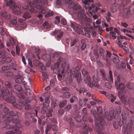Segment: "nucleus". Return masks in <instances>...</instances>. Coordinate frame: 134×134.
I'll list each match as a JSON object with an SVG mask.
<instances>
[{
	"instance_id": "f257e3e1",
	"label": "nucleus",
	"mask_w": 134,
	"mask_h": 134,
	"mask_svg": "<svg viewBox=\"0 0 134 134\" xmlns=\"http://www.w3.org/2000/svg\"><path fill=\"white\" fill-rule=\"evenodd\" d=\"M4 112L6 114H5V122L6 121L7 123H8L11 121V120H12L15 123V126L14 127V131L12 130L9 131L7 132L8 134H14L15 133L16 134H20L21 132L19 130V128L21 126V125L18 122H16L18 120L15 119L16 117L15 113L12 111L9 112L8 108L6 107H4L3 109Z\"/></svg>"
},
{
	"instance_id": "f03ea898",
	"label": "nucleus",
	"mask_w": 134,
	"mask_h": 134,
	"mask_svg": "<svg viewBox=\"0 0 134 134\" xmlns=\"http://www.w3.org/2000/svg\"><path fill=\"white\" fill-rule=\"evenodd\" d=\"M34 3L30 2L29 5V6L31 8L30 9V11L32 13H36L37 12L36 8L39 10L38 12L41 14L38 15V18L41 19L42 16V14H44L46 13V11L44 7L41 4H47V0H34Z\"/></svg>"
},
{
	"instance_id": "7ed1b4c3",
	"label": "nucleus",
	"mask_w": 134,
	"mask_h": 134,
	"mask_svg": "<svg viewBox=\"0 0 134 134\" xmlns=\"http://www.w3.org/2000/svg\"><path fill=\"white\" fill-rule=\"evenodd\" d=\"M129 111L133 113L132 112L127 109L123 110L122 112L121 116L123 121L122 122L123 124V130H124L123 134H130V130H134V124H133L134 121L133 118H132L129 121H125V120L128 116Z\"/></svg>"
},
{
	"instance_id": "20e7f679",
	"label": "nucleus",
	"mask_w": 134,
	"mask_h": 134,
	"mask_svg": "<svg viewBox=\"0 0 134 134\" xmlns=\"http://www.w3.org/2000/svg\"><path fill=\"white\" fill-rule=\"evenodd\" d=\"M91 112L95 118V124L97 130H102L106 126V123L103 118H101L99 119L98 118V115L96 110L94 109H92L91 110Z\"/></svg>"
},
{
	"instance_id": "39448f33",
	"label": "nucleus",
	"mask_w": 134,
	"mask_h": 134,
	"mask_svg": "<svg viewBox=\"0 0 134 134\" xmlns=\"http://www.w3.org/2000/svg\"><path fill=\"white\" fill-rule=\"evenodd\" d=\"M11 92L7 89L0 91V97L7 102L13 103L16 101L14 97L11 96Z\"/></svg>"
},
{
	"instance_id": "423d86ee",
	"label": "nucleus",
	"mask_w": 134,
	"mask_h": 134,
	"mask_svg": "<svg viewBox=\"0 0 134 134\" xmlns=\"http://www.w3.org/2000/svg\"><path fill=\"white\" fill-rule=\"evenodd\" d=\"M66 62L67 61L66 59L60 57L58 59V62L54 65V69H56L59 66V63L60 62H62L61 66L62 68H63V69L62 70L61 72L64 76H65V74L66 73L65 70L66 71L67 70L68 72L69 69V65L66 63Z\"/></svg>"
},
{
	"instance_id": "0eeeda50",
	"label": "nucleus",
	"mask_w": 134,
	"mask_h": 134,
	"mask_svg": "<svg viewBox=\"0 0 134 134\" xmlns=\"http://www.w3.org/2000/svg\"><path fill=\"white\" fill-rule=\"evenodd\" d=\"M79 70V67L76 66L74 68H72L69 69L68 71V73L69 75V82L70 83H71L72 81L74 74H76L75 77L76 79L77 82H80L81 80V74L80 73L77 74Z\"/></svg>"
},
{
	"instance_id": "6e6552de",
	"label": "nucleus",
	"mask_w": 134,
	"mask_h": 134,
	"mask_svg": "<svg viewBox=\"0 0 134 134\" xmlns=\"http://www.w3.org/2000/svg\"><path fill=\"white\" fill-rule=\"evenodd\" d=\"M87 80L85 79L83 80L82 82L85 83H87L88 86L90 87H92L93 86L96 87H98L99 86L98 83V81L100 80V78L97 75H95L93 76V80L92 83L90 82L91 81V78L89 75H87L86 77Z\"/></svg>"
},
{
	"instance_id": "1a4fd4ad",
	"label": "nucleus",
	"mask_w": 134,
	"mask_h": 134,
	"mask_svg": "<svg viewBox=\"0 0 134 134\" xmlns=\"http://www.w3.org/2000/svg\"><path fill=\"white\" fill-rule=\"evenodd\" d=\"M6 4L12 9L13 12L16 14L19 15L20 14V11L18 10V9H21V7L18 6L17 7V6L16 5L14 2L10 0L6 3Z\"/></svg>"
},
{
	"instance_id": "9d476101",
	"label": "nucleus",
	"mask_w": 134,
	"mask_h": 134,
	"mask_svg": "<svg viewBox=\"0 0 134 134\" xmlns=\"http://www.w3.org/2000/svg\"><path fill=\"white\" fill-rule=\"evenodd\" d=\"M83 3L86 6L85 8L88 10H91L94 7L93 0H85L84 1Z\"/></svg>"
},
{
	"instance_id": "9b49d317",
	"label": "nucleus",
	"mask_w": 134,
	"mask_h": 134,
	"mask_svg": "<svg viewBox=\"0 0 134 134\" xmlns=\"http://www.w3.org/2000/svg\"><path fill=\"white\" fill-rule=\"evenodd\" d=\"M101 92L102 93L105 95L111 102H113L116 99V97L112 94H109L104 91H102Z\"/></svg>"
},
{
	"instance_id": "f8f14e48",
	"label": "nucleus",
	"mask_w": 134,
	"mask_h": 134,
	"mask_svg": "<svg viewBox=\"0 0 134 134\" xmlns=\"http://www.w3.org/2000/svg\"><path fill=\"white\" fill-rule=\"evenodd\" d=\"M114 4L111 8V10L112 12H115L118 9H121L122 8L124 7V4L123 2H121L119 5L115 4V2L114 3Z\"/></svg>"
},
{
	"instance_id": "ddd939ff",
	"label": "nucleus",
	"mask_w": 134,
	"mask_h": 134,
	"mask_svg": "<svg viewBox=\"0 0 134 134\" xmlns=\"http://www.w3.org/2000/svg\"><path fill=\"white\" fill-rule=\"evenodd\" d=\"M115 116L116 114H114L113 111V110L110 111L109 112H105V117L108 120H111L113 116Z\"/></svg>"
},
{
	"instance_id": "4468645a",
	"label": "nucleus",
	"mask_w": 134,
	"mask_h": 134,
	"mask_svg": "<svg viewBox=\"0 0 134 134\" xmlns=\"http://www.w3.org/2000/svg\"><path fill=\"white\" fill-rule=\"evenodd\" d=\"M51 34L53 35L56 34L57 35V37H56V38L58 40H59V39L63 35V32L60 30H56L55 31H53L52 32Z\"/></svg>"
},
{
	"instance_id": "2eb2a0df",
	"label": "nucleus",
	"mask_w": 134,
	"mask_h": 134,
	"mask_svg": "<svg viewBox=\"0 0 134 134\" xmlns=\"http://www.w3.org/2000/svg\"><path fill=\"white\" fill-rule=\"evenodd\" d=\"M18 103L16 104L14 103L15 102L12 103L13 105L16 108H18L19 109H21L22 107H23L24 104V103L21 100H18Z\"/></svg>"
},
{
	"instance_id": "dca6fc26",
	"label": "nucleus",
	"mask_w": 134,
	"mask_h": 134,
	"mask_svg": "<svg viewBox=\"0 0 134 134\" xmlns=\"http://www.w3.org/2000/svg\"><path fill=\"white\" fill-rule=\"evenodd\" d=\"M121 98L123 103L126 105H129L130 103L133 101V99L132 98H130L127 100L125 97H123Z\"/></svg>"
},
{
	"instance_id": "f3484780",
	"label": "nucleus",
	"mask_w": 134,
	"mask_h": 134,
	"mask_svg": "<svg viewBox=\"0 0 134 134\" xmlns=\"http://www.w3.org/2000/svg\"><path fill=\"white\" fill-rule=\"evenodd\" d=\"M70 24L74 30H75L78 34H80V30L79 29L78 25L75 22L71 23Z\"/></svg>"
},
{
	"instance_id": "a211bd4d",
	"label": "nucleus",
	"mask_w": 134,
	"mask_h": 134,
	"mask_svg": "<svg viewBox=\"0 0 134 134\" xmlns=\"http://www.w3.org/2000/svg\"><path fill=\"white\" fill-rule=\"evenodd\" d=\"M115 84L116 89L117 90H122L124 89L125 87V85L123 83H121L119 84L117 83L116 81H115Z\"/></svg>"
},
{
	"instance_id": "6ab92c4d",
	"label": "nucleus",
	"mask_w": 134,
	"mask_h": 134,
	"mask_svg": "<svg viewBox=\"0 0 134 134\" xmlns=\"http://www.w3.org/2000/svg\"><path fill=\"white\" fill-rule=\"evenodd\" d=\"M116 67L118 69H124L126 67V65L123 62H121L116 65Z\"/></svg>"
},
{
	"instance_id": "aec40b11",
	"label": "nucleus",
	"mask_w": 134,
	"mask_h": 134,
	"mask_svg": "<svg viewBox=\"0 0 134 134\" xmlns=\"http://www.w3.org/2000/svg\"><path fill=\"white\" fill-rule=\"evenodd\" d=\"M51 26V24L49 22L45 21L43 24V27L44 29H48Z\"/></svg>"
},
{
	"instance_id": "412c9836",
	"label": "nucleus",
	"mask_w": 134,
	"mask_h": 134,
	"mask_svg": "<svg viewBox=\"0 0 134 134\" xmlns=\"http://www.w3.org/2000/svg\"><path fill=\"white\" fill-rule=\"evenodd\" d=\"M33 64H34L36 66H37L40 65V66H42V67H41V69L42 70H43V68L42 66H43V64L42 63H40V62L37 60H34L33 61Z\"/></svg>"
},
{
	"instance_id": "4be33fe9",
	"label": "nucleus",
	"mask_w": 134,
	"mask_h": 134,
	"mask_svg": "<svg viewBox=\"0 0 134 134\" xmlns=\"http://www.w3.org/2000/svg\"><path fill=\"white\" fill-rule=\"evenodd\" d=\"M42 58L45 60H47L49 62L51 60V57L49 54H44L42 55Z\"/></svg>"
},
{
	"instance_id": "5701e85b",
	"label": "nucleus",
	"mask_w": 134,
	"mask_h": 134,
	"mask_svg": "<svg viewBox=\"0 0 134 134\" xmlns=\"http://www.w3.org/2000/svg\"><path fill=\"white\" fill-rule=\"evenodd\" d=\"M113 54L115 55L113 58V61L114 63H119L120 60L119 59V57L118 55L115 53Z\"/></svg>"
},
{
	"instance_id": "b1692460",
	"label": "nucleus",
	"mask_w": 134,
	"mask_h": 134,
	"mask_svg": "<svg viewBox=\"0 0 134 134\" xmlns=\"http://www.w3.org/2000/svg\"><path fill=\"white\" fill-rule=\"evenodd\" d=\"M100 72L102 75L103 79L104 81H105L107 80L106 78L107 75L105 74L104 71L103 69H101L100 70Z\"/></svg>"
},
{
	"instance_id": "393cba45",
	"label": "nucleus",
	"mask_w": 134,
	"mask_h": 134,
	"mask_svg": "<svg viewBox=\"0 0 134 134\" xmlns=\"http://www.w3.org/2000/svg\"><path fill=\"white\" fill-rule=\"evenodd\" d=\"M42 76L43 77V80L44 82H46V79L48 78V76L47 73L46 72H42Z\"/></svg>"
},
{
	"instance_id": "a878e982",
	"label": "nucleus",
	"mask_w": 134,
	"mask_h": 134,
	"mask_svg": "<svg viewBox=\"0 0 134 134\" xmlns=\"http://www.w3.org/2000/svg\"><path fill=\"white\" fill-rule=\"evenodd\" d=\"M23 17L25 19H27L30 18L31 17V15L29 13L26 12L23 15Z\"/></svg>"
},
{
	"instance_id": "bb28decb",
	"label": "nucleus",
	"mask_w": 134,
	"mask_h": 134,
	"mask_svg": "<svg viewBox=\"0 0 134 134\" xmlns=\"http://www.w3.org/2000/svg\"><path fill=\"white\" fill-rule=\"evenodd\" d=\"M67 103L66 100H65L60 101L59 104L60 107L62 108Z\"/></svg>"
},
{
	"instance_id": "cd10ccee",
	"label": "nucleus",
	"mask_w": 134,
	"mask_h": 134,
	"mask_svg": "<svg viewBox=\"0 0 134 134\" xmlns=\"http://www.w3.org/2000/svg\"><path fill=\"white\" fill-rule=\"evenodd\" d=\"M6 55V53L4 51H0V55L1 56L0 57L1 58H5L7 57Z\"/></svg>"
},
{
	"instance_id": "c85d7f7f",
	"label": "nucleus",
	"mask_w": 134,
	"mask_h": 134,
	"mask_svg": "<svg viewBox=\"0 0 134 134\" xmlns=\"http://www.w3.org/2000/svg\"><path fill=\"white\" fill-rule=\"evenodd\" d=\"M82 110L83 113L85 114V115H86L85 116L83 117L82 119L84 121H86L87 120V119H85V118L87 116L86 115L87 113V109L86 108H83Z\"/></svg>"
},
{
	"instance_id": "c756f323",
	"label": "nucleus",
	"mask_w": 134,
	"mask_h": 134,
	"mask_svg": "<svg viewBox=\"0 0 134 134\" xmlns=\"http://www.w3.org/2000/svg\"><path fill=\"white\" fill-rule=\"evenodd\" d=\"M53 15V12L51 11H47L45 15V17H47Z\"/></svg>"
},
{
	"instance_id": "7c9ffc66",
	"label": "nucleus",
	"mask_w": 134,
	"mask_h": 134,
	"mask_svg": "<svg viewBox=\"0 0 134 134\" xmlns=\"http://www.w3.org/2000/svg\"><path fill=\"white\" fill-rule=\"evenodd\" d=\"M24 106L25 109L27 110L30 109L31 108L30 104L26 102L24 103Z\"/></svg>"
},
{
	"instance_id": "2f4dec72",
	"label": "nucleus",
	"mask_w": 134,
	"mask_h": 134,
	"mask_svg": "<svg viewBox=\"0 0 134 134\" xmlns=\"http://www.w3.org/2000/svg\"><path fill=\"white\" fill-rule=\"evenodd\" d=\"M78 100L77 98L75 96H73L71 97L70 99V102L72 103L74 101H77Z\"/></svg>"
},
{
	"instance_id": "473e14b6",
	"label": "nucleus",
	"mask_w": 134,
	"mask_h": 134,
	"mask_svg": "<svg viewBox=\"0 0 134 134\" xmlns=\"http://www.w3.org/2000/svg\"><path fill=\"white\" fill-rule=\"evenodd\" d=\"M121 111V107L119 106H118L116 109V113L115 112V114H116L117 115H118L120 113Z\"/></svg>"
},
{
	"instance_id": "72a5a7b5",
	"label": "nucleus",
	"mask_w": 134,
	"mask_h": 134,
	"mask_svg": "<svg viewBox=\"0 0 134 134\" xmlns=\"http://www.w3.org/2000/svg\"><path fill=\"white\" fill-rule=\"evenodd\" d=\"M126 86L129 89H132L133 88V85L132 83H129L126 84Z\"/></svg>"
},
{
	"instance_id": "f704fd0d",
	"label": "nucleus",
	"mask_w": 134,
	"mask_h": 134,
	"mask_svg": "<svg viewBox=\"0 0 134 134\" xmlns=\"http://www.w3.org/2000/svg\"><path fill=\"white\" fill-rule=\"evenodd\" d=\"M107 51L104 50L103 48H101L100 50V53L101 55L103 56L106 53Z\"/></svg>"
},
{
	"instance_id": "c9c22d12",
	"label": "nucleus",
	"mask_w": 134,
	"mask_h": 134,
	"mask_svg": "<svg viewBox=\"0 0 134 134\" xmlns=\"http://www.w3.org/2000/svg\"><path fill=\"white\" fill-rule=\"evenodd\" d=\"M14 88L16 90L19 91L21 89V86L18 85H15L14 86Z\"/></svg>"
},
{
	"instance_id": "e433bc0d",
	"label": "nucleus",
	"mask_w": 134,
	"mask_h": 134,
	"mask_svg": "<svg viewBox=\"0 0 134 134\" xmlns=\"http://www.w3.org/2000/svg\"><path fill=\"white\" fill-rule=\"evenodd\" d=\"M70 94L69 92H64L63 94V96L65 98H69L70 96Z\"/></svg>"
},
{
	"instance_id": "4c0bfd02",
	"label": "nucleus",
	"mask_w": 134,
	"mask_h": 134,
	"mask_svg": "<svg viewBox=\"0 0 134 134\" xmlns=\"http://www.w3.org/2000/svg\"><path fill=\"white\" fill-rule=\"evenodd\" d=\"M110 34L113 38L114 39H115L116 38V34L113 31H110Z\"/></svg>"
},
{
	"instance_id": "58836bf2",
	"label": "nucleus",
	"mask_w": 134,
	"mask_h": 134,
	"mask_svg": "<svg viewBox=\"0 0 134 134\" xmlns=\"http://www.w3.org/2000/svg\"><path fill=\"white\" fill-rule=\"evenodd\" d=\"M78 41V39H75L73 40H71L70 42V44L71 46H74L75 44Z\"/></svg>"
},
{
	"instance_id": "ea45409f",
	"label": "nucleus",
	"mask_w": 134,
	"mask_h": 134,
	"mask_svg": "<svg viewBox=\"0 0 134 134\" xmlns=\"http://www.w3.org/2000/svg\"><path fill=\"white\" fill-rule=\"evenodd\" d=\"M109 76H108V79L109 80L113 81V75L111 71H109Z\"/></svg>"
},
{
	"instance_id": "a19ab883",
	"label": "nucleus",
	"mask_w": 134,
	"mask_h": 134,
	"mask_svg": "<svg viewBox=\"0 0 134 134\" xmlns=\"http://www.w3.org/2000/svg\"><path fill=\"white\" fill-rule=\"evenodd\" d=\"M82 117L80 115L77 116L75 118V120L78 122H80L81 120Z\"/></svg>"
},
{
	"instance_id": "79ce46f5",
	"label": "nucleus",
	"mask_w": 134,
	"mask_h": 134,
	"mask_svg": "<svg viewBox=\"0 0 134 134\" xmlns=\"http://www.w3.org/2000/svg\"><path fill=\"white\" fill-rule=\"evenodd\" d=\"M124 95V93L123 91H120L118 92V96L120 98L123 97Z\"/></svg>"
},
{
	"instance_id": "37998d69",
	"label": "nucleus",
	"mask_w": 134,
	"mask_h": 134,
	"mask_svg": "<svg viewBox=\"0 0 134 134\" xmlns=\"http://www.w3.org/2000/svg\"><path fill=\"white\" fill-rule=\"evenodd\" d=\"M97 27L98 28V32L99 34L100 35L101 34L103 31V29H102V27H100L99 25H97Z\"/></svg>"
},
{
	"instance_id": "c03bdc74",
	"label": "nucleus",
	"mask_w": 134,
	"mask_h": 134,
	"mask_svg": "<svg viewBox=\"0 0 134 134\" xmlns=\"http://www.w3.org/2000/svg\"><path fill=\"white\" fill-rule=\"evenodd\" d=\"M55 20L54 21V23L57 24H58L60 22L59 17L58 16H57L55 18Z\"/></svg>"
},
{
	"instance_id": "a18cd8bd",
	"label": "nucleus",
	"mask_w": 134,
	"mask_h": 134,
	"mask_svg": "<svg viewBox=\"0 0 134 134\" xmlns=\"http://www.w3.org/2000/svg\"><path fill=\"white\" fill-rule=\"evenodd\" d=\"M121 48H122L127 53L129 52V50L128 48L125 46L123 45Z\"/></svg>"
},
{
	"instance_id": "49530a36",
	"label": "nucleus",
	"mask_w": 134,
	"mask_h": 134,
	"mask_svg": "<svg viewBox=\"0 0 134 134\" xmlns=\"http://www.w3.org/2000/svg\"><path fill=\"white\" fill-rule=\"evenodd\" d=\"M105 86L108 88L110 89L112 87L111 85L108 82H106L105 83Z\"/></svg>"
},
{
	"instance_id": "de8ad7c7",
	"label": "nucleus",
	"mask_w": 134,
	"mask_h": 134,
	"mask_svg": "<svg viewBox=\"0 0 134 134\" xmlns=\"http://www.w3.org/2000/svg\"><path fill=\"white\" fill-rule=\"evenodd\" d=\"M5 85L7 88H10L11 87V85L8 82L6 81L5 82Z\"/></svg>"
},
{
	"instance_id": "09e8293b",
	"label": "nucleus",
	"mask_w": 134,
	"mask_h": 134,
	"mask_svg": "<svg viewBox=\"0 0 134 134\" xmlns=\"http://www.w3.org/2000/svg\"><path fill=\"white\" fill-rule=\"evenodd\" d=\"M52 126L51 125H48L47 127V128L45 130V132L47 133L48 131H49L51 128Z\"/></svg>"
},
{
	"instance_id": "8fccbe9b",
	"label": "nucleus",
	"mask_w": 134,
	"mask_h": 134,
	"mask_svg": "<svg viewBox=\"0 0 134 134\" xmlns=\"http://www.w3.org/2000/svg\"><path fill=\"white\" fill-rule=\"evenodd\" d=\"M33 99V98L32 97H28L26 98V102H29Z\"/></svg>"
},
{
	"instance_id": "3c124183",
	"label": "nucleus",
	"mask_w": 134,
	"mask_h": 134,
	"mask_svg": "<svg viewBox=\"0 0 134 134\" xmlns=\"http://www.w3.org/2000/svg\"><path fill=\"white\" fill-rule=\"evenodd\" d=\"M10 23L12 24L15 25L17 23L16 20V18H15L13 20H12L10 22Z\"/></svg>"
},
{
	"instance_id": "603ef678",
	"label": "nucleus",
	"mask_w": 134,
	"mask_h": 134,
	"mask_svg": "<svg viewBox=\"0 0 134 134\" xmlns=\"http://www.w3.org/2000/svg\"><path fill=\"white\" fill-rule=\"evenodd\" d=\"M82 74L83 76L86 75L87 74V71L85 69H83L81 71Z\"/></svg>"
},
{
	"instance_id": "864d4df0",
	"label": "nucleus",
	"mask_w": 134,
	"mask_h": 134,
	"mask_svg": "<svg viewBox=\"0 0 134 134\" xmlns=\"http://www.w3.org/2000/svg\"><path fill=\"white\" fill-rule=\"evenodd\" d=\"M116 43L120 47H121L123 46V45H122L121 42L119 41V40H116Z\"/></svg>"
},
{
	"instance_id": "5fc2aeb1",
	"label": "nucleus",
	"mask_w": 134,
	"mask_h": 134,
	"mask_svg": "<svg viewBox=\"0 0 134 134\" xmlns=\"http://www.w3.org/2000/svg\"><path fill=\"white\" fill-rule=\"evenodd\" d=\"M72 107V105L70 104H68L65 107V109L68 111Z\"/></svg>"
},
{
	"instance_id": "6e6d98bb",
	"label": "nucleus",
	"mask_w": 134,
	"mask_h": 134,
	"mask_svg": "<svg viewBox=\"0 0 134 134\" xmlns=\"http://www.w3.org/2000/svg\"><path fill=\"white\" fill-rule=\"evenodd\" d=\"M111 16L110 14L108 12L107 13V16H106V18L107 21H109L110 17Z\"/></svg>"
},
{
	"instance_id": "4d7b16f0",
	"label": "nucleus",
	"mask_w": 134,
	"mask_h": 134,
	"mask_svg": "<svg viewBox=\"0 0 134 134\" xmlns=\"http://www.w3.org/2000/svg\"><path fill=\"white\" fill-rule=\"evenodd\" d=\"M123 44L124 45H127V46L129 48H131V44L129 43V42L125 41L123 43Z\"/></svg>"
},
{
	"instance_id": "13d9d810",
	"label": "nucleus",
	"mask_w": 134,
	"mask_h": 134,
	"mask_svg": "<svg viewBox=\"0 0 134 134\" xmlns=\"http://www.w3.org/2000/svg\"><path fill=\"white\" fill-rule=\"evenodd\" d=\"M21 78H19L15 80V82L18 83H22V81H21Z\"/></svg>"
},
{
	"instance_id": "bf43d9fd",
	"label": "nucleus",
	"mask_w": 134,
	"mask_h": 134,
	"mask_svg": "<svg viewBox=\"0 0 134 134\" xmlns=\"http://www.w3.org/2000/svg\"><path fill=\"white\" fill-rule=\"evenodd\" d=\"M56 105V103L55 101H53L52 102L51 105L52 108L55 107Z\"/></svg>"
},
{
	"instance_id": "052dcab7",
	"label": "nucleus",
	"mask_w": 134,
	"mask_h": 134,
	"mask_svg": "<svg viewBox=\"0 0 134 134\" xmlns=\"http://www.w3.org/2000/svg\"><path fill=\"white\" fill-rule=\"evenodd\" d=\"M61 23L63 25H65L66 24V20L64 18H62L61 19Z\"/></svg>"
},
{
	"instance_id": "680f3d73",
	"label": "nucleus",
	"mask_w": 134,
	"mask_h": 134,
	"mask_svg": "<svg viewBox=\"0 0 134 134\" xmlns=\"http://www.w3.org/2000/svg\"><path fill=\"white\" fill-rule=\"evenodd\" d=\"M26 24L25 22L22 23L20 24V26L22 28H24L26 26Z\"/></svg>"
},
{
	"instance_id": "e2e57ef3",
	"label": "nucleus",
	"mask_w": 134,
	"mask_h": 134,
	"mask_svg": "<svg viewBox=\"0 0 134 134\" xmlns=\"http://www.w3.org/2000/svg\"><path fill=\"white\" fill-rule=\"evenodd\" d=\"M121 24V26L124 27H126L128 26V24L122 22Z\"/></svg>"
},
{
	"instance_id": "0e129e2a",
	"label": "nucleus",
	"mask_w": 134,
	"mask_h": 134,
	"mask_svg": "<svg viewBox=\"0 0 134 134\" xmlns=\"http://www.w3.org/2000/svg\"><path fill=\"white\" fill-rule=\"evenodd\" d=\"M10 43L12 44L13 45L14 44V38L12 37H11L10 39Z\"/></svg>"
},
{
	"instance_id": "69168bd1",
	"label": "nucleus",
	"mask_w": 134,
	"mask_h": 134,
	"mask_svg": "<svg viewBox=\"0 0 134 134\" xmlns=\"http://www.w3.org/2000/svg\"><path fill=\"white\" fill-rule=\"evenodd\" d=\"M2 70H6L9 69V67L7 66H3L2 68Z\"/></svg>"
},
{
	"instance_id": "338daca9",
	"label": "nucleus",
	"mask_w": 134,
	"mask_h": 134,
	"mask_svg": "<svg viewBox=\"0 0 134 134\" xmlns=\"http://www.w3.org/2000/svg\"><path fill=\"white\" fill-rule=\"evenodd\" d=\"M11 61V58L9 57H7L5 59V61L7 62H10Z\"/></svg>"
},
{
	"instance_id": "774afa93",
	"label": "nucleus",
	"mask_w": 134,
	"mask_h": 134,
	"mask_svg": "<svg viewBox=\"0 0 134 134\" xmlns=\"http://www.w3.org/2000/svg\"><path fill=\"white\" fill-rule=\"evenodd\" d=\"M4 18L6 19H8L11 18V16L9 14H7Z\"/></svg>"
}]
</instances>
